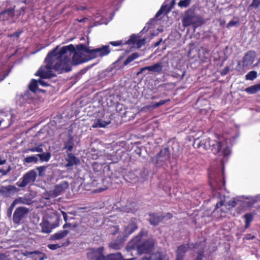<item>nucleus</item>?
<instances>
[{
	"label": "nucleus",
	"instance_id": "nucleus-1",
	"mask_svg": "<svg viewBox=\"0 0 260 260\" xmlns=\"http://www.w3.org/2000/svg\"><path fill=\"white\" fill-rule=\"evenodd\" d=\"M60 50L57 51V47L49 52L45 59L46 65L41 66L35 75L41 79H50L55 76L52 69L59 74L70 71L72 69L70 64V59L67 54L60 56Z\"/></svg>",
	"mask_w": 260,
	"mask_h": 260
},
{
	"label": "nucleus",
	"instance_id": "nucleus-2",
	"mask_svg": "<svg viewBox=\"0 0 260 260\" xmlns=\"http://www.w3.org/2000/svg\"><path fill=\"white\" fill-rule=\"evenodd\" d=\"M143 235V232L141 231L128 242V248L130 249L136 250L139 254L150 253L154 247V240L149 239L142 242Z\"/></svg>",
	"mask_w": 260,
	"mask_h": 260
},
{
	"label": "nucleus",
	"instance_id": "nucleus-3",
	"mask_svg": "<svg viewBox=\"0 0 260 260\" xmlns=\"http://www.w3.org/2000/svg\"><path fill=\"white\" fill-rule=\"evenodd\" d=\"M81 44L76 46L77 50L74 45L70 44L68 46L62 47L60 50V56L62 55L68 54L70 56L73 54L72 62L75 64H78L90 59H88V54L85 51L81 50L80 48Z\"/></svg>",
	"mask_w": 260,
	"mask_h": 260
},
{
	"label": "nucleus",
	"instance_id": "nucleus-4",
	"mask_svg": "<svg viewBox=\"0 0 260 260\" xmlns=\"http://www.w3.org/2000/svg\"><path fill=\"white\" fill-rule=\"evenodd\" d=\"M80 49L85 51L88 54V59H93L98 57H103L108 55L111 50L108 45H104L101 48H98L93 49H90L87 48L84 44H81L79 46Z\"/></svg>",
	"mask_w": 260,
	"mask_h": 260
},
{
	"label": "nucleus",
	"instance_id": "nucleus-5",
	"mask_svg": "<svg viewBox=\"0 0 260 260\" xmlns=\"http://www.w3.org/2000/svg\"><path fill=\"white\" fill-rule=\"evenodd\" d=\"M208 143L209 147H211V150L214 154L221 153L223 156H227L230 154L231 151L230 147L225 145L223 146V144L220 141H214L211 144V141L209 138L205 139V143L204 144V148L207 149L206 144Z\"/></svg>",
	"mask_w": 260,
	"mask_h": 260
},
{
	"label": "nucleus",
	"instance_id": "nucleus-6",
	"mask_svg": "<svg viewBox=\"0 0 260 260\" xmlns=\"http://www.w3.org/2000/svg\"><path fill=\"white\" fill-rule=\"evenodd\" d=\"M201 18L195 13L194 11L189 9L185 11L182 23L184 27L192 25L198 26L201 24Z\"/></svg>",
	"mask_w": 260,
	"mask_h": 260
},
{
	"label": "nucleus",
	"instance_id": "nucleus-7",
	"mask_svg": "<svg viewBox=\"0 0 260 260\" xmlns=\"http://www.w3.org/2000/svg\"><path fill=\"white\" fill-rule=\"evenodd\" d=\"M170 158V153L168 147L161 149L152 158V162L157 166L161 167L166 164Z\"/></svg>",
	"mask_w": 260,
	"mask_h": 260
},
{
	"label": "nucleus",
	"instance_id": "nucleus-8",
	"mask_svg": "<svg viewBox=\"0 0 260 260\" xmlns=\"http://www.w3.org/2000/svg\"><path fill=\"white\" fill-rule=\"evenodd\" d=\"M37 176L36 171L35 170H31L24 174L16 184L19 187H24L29 183L34 182Z\"/></svg>",
	"mask_w": 260,
	"mask_h": 260
},
{
	"label": "nucleus",
	"instance_id": "nucleus-9",
	"mask_svg": "<svg viewBox=\"0 0 260 260\" xmlns=\"http://www.w3.org/2000/svg\"><path fill=\"white\" fill-rule=\"evenodd\" d=\"M37 176L36 171L35 170H31L24 174L16 184L19 187H24L29 183L34 182Z\"/></svg>",
	"mask_w": 260,
	"mask_h": 260
},
{
	"label": "nucleus",
	"instance_id": "nucleus-10",
	"mask_svg": "<svg viewBox=\"0 0 260 260\" xmlns=\"http://www.w3.org/2000/svg\"><path fill=\"white\" fill-rule=\"evenodd\" d=\"M20 14L19 12L17 14V17H15L14 8H9L0 13V21H7L10 23H15Z\"/></svg>",
	"mask_w": 260,
	"mask_h": 260
},
{
	"label": "nucleus",
	"instance_id": "nucleus-11",
	"mask_svg": "<svg viewBox=\"0 0 260 260\" xmlns=\"http://www.w3.org/2000/svg\"><path fill=\"white\" fill-rule=\"evenodd\" d=\"M103 252V247L90 249L87 253V257L88 260H105Z\"/></svg>",
	"mask_w": 260,
	"mask_h": 260
},
{
	"label": "nucleus",
	"instance_id": "nucleus-12",
	"mask_svg": "<svg viewBox=\"0 0 260 260\" xmlns=\"http://www.w3.org/2000/svg\"><path fill=\"white\" fill-rule=\"evenodd\" d=\"M29 210L25 207H17L13 215V221L15 224H19L22 219L28 213Z\"/></svg>",
	"mask_w": 260,
	"mask_h": 260
},
{
	"label": "nucleus",
	"instance_id": "nucleus-13",
	"mask_svg": "<svg viewBox=\"0 0 260 260\" xmlns=\"http://www.w3.org/2000/svg\"><path fill=\"white\" fill-rule=\"evenodd\" d=\"M225 181L223 174L219 173L214 179H210V184L213 190H221L225 185Z\"/></svg>",
	"mask_w": 260,
	"mask_h": 260
},
{
	"label": "nucleus",
	"instance_id": "nucleus-14",
	"mask_svg": "<svg viewBox=\"0 0 260 260\" xmlns=\"http://www.w3.org/2000/svg\"><path fill=\"white\" fill-rule=\"evenodd\" d=\"M19 190V188L13 185H2L0 186V196L5 198H10Z\"/></svg>",
	"mask_w": 260,
	"mask_h": 260
},
{
	"label": "nucleus",
	"instance_id": "nucleus-15",
	"mask_svg": "<svg viewBox=\"0 0 260 260\" xmlns=\"http://www.w3.org/2000/svg\"><path fill=\"white\" fill-rule=\"evenodd\" d=\"M68 187V182L66 181H62L59 184L55 185L54 189L50 190L48 192V194L51 198L56 197L60 195Z\"/></svg>",
	"mask_w": 260,
	"mask_h": 260
},
{
	"label": "nucleus",
	"instance_id": "nucleus-16",
	"mask_svg": "<svg viewBox=\"0 0 260 260\" xmlns=\"http://www.w3.org/2000/svg\"><path fill=\"white\" fill-rule=\"evenodd\" d=\"M59 217L55 216V222L50 223L48 221H44L41 223V232L43 233L48 234L51 232L52 230L58 226Z\"/></svg>",
	"mask_w": 260,
	"mask_h": 260
},
{
	"label": "nucleus",
	"instance_id": "nucleus-17",
	"mask_svg": "<svg viewBox=\"0 0 260 260\" xmlns=\"http://www.w3.org/2000/svg\"><path fill=\"white\" fill-rule=\"evenodd\" d=\"M148 215L149 223L154 226L158 225L165 218V216L164 215H158V213L155 212H149Z\"/></svg>",
	"mask_w": 260,
	"mask_h": 260
},
{
	"label": "nucleus",
	"instance_id": "nucleus-18",
	"mask_svg": "<svg viewBox=\"0 0 260 260\" xmlns=\"http://www.w3.org/2000/svg\"><path fill=\"white\" fill-rule=\"evenodd\" d=\"M136 221V218L132 219L128 224L125 228L123 232L124 235L123 237L125 239L138 229V226Z\"/></svg>",
	"mask_w": 260,
	"mask_h": 260
},
{
	"label": "nucleus",
	"instance_id": "nucleus-19",
	"mask_svg": "<svg viewBox=\"0 0 260 260\" xmlns=\"http://www.w3.org/2000/svg\"><path fill=\"white\" fill-rule=\"evenodd\" d=\"M162 70V66L159 63H156L152 66H147L143 67L140 69V70L137 72V75H139L142 74L144 71L148 70L149 72L152 73H160Z\"/></svg>",
	"mask_w": 260,
	"mask_h": 260
},
{
	"label": "nucleus",
	"instance_id": "nucleus-20",
	"mask_svg": "<svg viewBox=\"0 0 260 260\" xmlns=\"http://www.w3.org/2000/svg\"><path fill=\"white\" fill-rule=\"evenodd\" d=\"M126 239L121 236H118L116 239L111 242L109 244V247L114 250H119L121 248Z\"/></svg>",
	"mask_w": 260,
	"mask_h": 260
},
{
	"label": "nucleus",
	"instance_id": "nucleus-21",
	"mask_svg": "<svg viewBox=\"0 0 260 260\" xmlns=\"http://www.w3.org/2000/svg\"><path fill=\"white\" fill-rule=\"evenodd\" d=\"M255 57V52L253 51H249L244 56L242 60L243 66H248L251 64Z\"/></svg>",
	"mask_w": 260,
	"mask_h": 260
},
{
	"label": "nucleus",
	"instance_id": "nucleus-22",
	"mask_svg": "<svg viewBox=\"0 0 260 260\" xmlns=\"http://www.w3.org/2000/svg\"><path fill=\"white\" fill-rule=\"evenodd\" d=\"M70 231L68 230H62L51 235L49 239L51 241L59 240L63 239L69 234Z\"/></svg>",
	"mask_w": 260,
	"mask_h": 260
},
{
	"label": "nucleus",
	"instance_id": "nucleus-23",
	"mask_svg": "<svg viewBox=\"0 0 260 260\" xmlns=\"http://www.w3.org/2000/svg\"><path fill=\"white\" fill-rule=\"evenodd\" d=\"M67 164L66 167H72L79 163V159L76 157L73 154L68 153L67 158H66Z\"/></svg>",
	"mask_w": 260,
	"mask_h": 260
},
{
	"label": "nucleus",
	"instance_id": "nucleus-24",
	"mask_svg": "<svg viewBox=\"0 0 260 260\" xmlns=\"http://www.w3.org/2000/svg\"><path fill=\"white\" fill-rule=\"evenodd\" d=\"M139 56L138 53H133L131 55L128 56L126 59L124 61L123 64L117 67V69L121 70L124 68V67L129 64L130 62L136 59Z\"/></svg>",
	"mask_w": 260,
	"mask_h": 260
},
{
	"label": "nucleus",
	"instance_id": "nucleus-25",
	"mask_svg": "<svg viewBox=\"0 0 260 260\" xmlns=\"http://www.w3.org/2000/svg\"><path fill=\"white\" fill-rule=\"evenodd\" d=\"M134 258L123 259L121 253L117 252L115 253L110 254L105 257V260H134Z\"/></svg>",
	"mask_w": 260,
	"mask_h": 260
},
{
	"label": "nucleus",
	"instance_id": "nucleus-26",
	"mask_svg": "<svg viewBox=\"0 0 260 260\" xmlns=\"http://www.w3.org/2000/svg\"><path fill=\"white\" fill-rule=\"evenodd\" d=\"M70 244V240L66 239L64 242L56 244H50L47 245V247L49 249L54 250L62 247L68 246Z\"/></svg>",
	"mask_w": 260,
	"mask_h": 260
},
{
	"label": "nucleus",
	"instance_id": "nucleus-27",
	"mask_svg": "<svg viewBox=\"0 0 260 260\" xmlns=\"http://www.w3.org/2000/svg\"><path fill=\"white\" fill-rule=\"evenodd\" d=\"M74 145L73 138L72 136H70L68 140L64 142V147L63 149H67V153L71 152L73 150Z\"/></svg>",
	"mask_w": 260,
	"mask_h": 260
},
{
	"label": "nucleus",
	"instance_id": "nucleus-28",
	"mask_svg": "<svg viewBox=\"0 0 260 260\" xmlns=\"http://www.w3.org/2000/svg\"><path fill=\"white\" fill-rule=\"evenodd\" d=\"M244 91L250 94H255L260 91V83L249 86L246 88Z\"/></svg>",
	"mask_w": 260,
	"mask_h": 260
},
{
	"label": "nucleus",
	"instance_id": "nucleus-29",
	"mask_svg": "<svg viewBox=\"0 0 260 260\" xmlns=\"http://www.w3.org/2000/svg\"><path fill=\"white\" fill-rule=\"evenodd\" d=\"M245 220V229H247L250 228L251 222L253 220V215L252 213H246L243 216Z\"/></svg>",
	"mask_w": 260,
	"mask_h": 260
},
{
	"label": "nucleus",
	"instance_id": "nucleus-30",
	"mask_svg": "<svg viewBox=\"0 0 260 260\" xmlns=\"http://www.w3.org/2000/svg\"><path fill=\"white\" fill-rule=\"evenodd\" d=\"M37 156L40 158L41 162H48L51 157L50 152H43L42 153L37 154Z\"/></svg>",
	"mask_w": 260,
	"mask_h": 260
},
{
	"label": "nucleus",
	"instance_id": "nucleus-31",
	"mask_svg": "<svg viewBox=\"0 0 260 260\" xmlns=\"http://www.w3.org/2000/svg\"><path fill=\"white\" fill-rule=\"evenodd\" d=\"M109 123V122H107L101 119H98L95 121H94L92 127L93 128L105 127Z\"/></svg>",
	"mask_w": 260,
	"mask_h": 260
},
{
	"label": "nucleus",
	"instance_id": "nucleus-32",
	"mask_svg": "<svg viewBox=\"0 0 260 260\" xmlns=\"http://www.w3.org/2000/svg\"><path fill=\"white\" fill-rule=\"evenodd\" d=\"M148 260H163L162 254L160 252L152 253L149 257Z\"/></svg>",
	"mask_w": 260,
	"mask_h": 260
},
{
	"label": "nucleus",
	"instance_id": "nucleus-33",
	"mask_svg": "<svg viewBox=\"0 0 260 260\" xmlns=\"http://www.w3.org/2000/svg\"><path fill=\"white\" fill-rule=\"evenodd\" d=\"M257 76V73L255 71H251L248 73L245 76V79L247 80H253L256 78Z\"/></svg>",
	"mask_w": 260,
	"mask_h": 260
},
{
	"label": "nucleus",
	"instance_id": "nucleus-34",
	"mask_svg": "<svg viewBox=\"0 0 260 260\" xmlns=\"http://www.w3.org/2000/svg\"><path fill=\"white\" fill-rule=\"evenodd\" d=\"M29 89L32 92H36V91L38 89V82L36 80H31L29 85Z\"/></svg>",
	"mask_w": 260,
	"mask_h": 260
},
{
	"label": "nucleus",
	"instance_id": "nucleus-35",
	"mask_svg": "<svg viewBox=\"0 0 260 260\" xmlns=\"http://www.w3.org/2000/svg\"><path fill=\"white\" fill-rule=\"evenodd\" d=\"M188 248V244H182L179 246H178L176 252L182 253L183 254L185 255V253L187 251Z\"/></svg>",
	"mask_w": 260,
	"mask_h": 260
},
{
	"label": "nucleus",
	"instance_id": "nucleus-36",
	"mask_svg": "<svg viewBox=\"0 0 260 260\" xmlns=\"http://www.w3.org/2000/svg\"><path fill=\"white\" fill-rule=\"evenodd\" d=\"M137 39V37L135 34H133L128 40L124 42V45H135L136 44Z\"/></svg>",
	"mask_w": 260,
	"mask_h": 260
},
{
	"label": "nucleus",
	"instance_id": "nucleus-37",
	"mask_svg": "<svg viewBox=\"0 0 260 260\" xmlns=\"http://www.w3.org/2000/svg\"><path fill=\"white\" fill-rule=\"evenodd\" d=\"M38 161V159L37 156L32 155V156H29L26 157L24 158L23 160L24 163H31V162H35L37 163Z\"/></svg>",
	"mask_w": 260,
	"mask_h": 260
},
{
	"label": "nucleus",
	"instance_id": "nucleus-38",
	"mask_svg": "<svg viewBox=\"0 0 260 260\" xmlns=\"http://www.w3.org/2000/svg\"><path fill=\"white\" fill-rule=\"evenodd\" d=\"M259 6L260 0H252V2L250 5V7L253 8L254 9H258Z\"/></svg>",
	"mask_w": 260,
	"mask_h": 260
},
{
	"label": "nucleus",
	"instance_id": "nucleus-39",
	"mask_svg": "<svg viewBox=\"0 0 260 260\" xmlns=\"http://www.w3.org/2000/svg\"><path fill=\"white\" fill-rule=\"evenodd\" d=\"M109 44L113 46H118L120 45H124V42L122 40L117 41H111Z\"/></svg>",
	"mask_w": 260,
	"mask_h": 260
},
{
	"label": "nucleus",
	"instance_id": "nucleus-40",
	"mask_svg": "<svg viewBox=\"0 0 260 260\" xmlns=\"http://www.w3.org/2000/svg\"><path fill=\"white\" fill-rule=\"evenodd\" d=\"M119 232V228L118 226H113L111 228L110 233L112 235H115Z\"/></svg>",
	"mask_w": 260,
	"mask_h": 260
},
{
	"label": "nucleus",
	"instance_id": "nucleus-41",
	"mask_svg": "<svg viewBox=\"0 0 260 260\" xmlns=\"http://www.w3.org/2000/svg\"><path fill=\"white\" fill-rule=\"evenodd\" d=\"M36 169L39 172V175L40 176H42L44 175V173L46 169V167L42 166L38 167Z\"/></svg>",
	"mask_w": 260,
	"mask_h": 260
},
{
	"label": "nucleus",
	"instance_id": "nucleus-42",
	"mask_svg": "<svg viewBox=\"0 0 260 260\" xmlns=\"http://www.w3.org/2000/svg\"><path fill=\"white\" fill-rule=\"evenodd\" d=\"M23 32V30L22 29L18 30L17 31H15V32L9 35V37L11 38H19L20 35Z\"/></svg>",
	"mask_w": 260,
	"mask_h": 260
},
{
	"label": "nucleus",
	"instance_id": "nucleus-43",
	"mask_svg": "<svg viewBox=\"0 0 260 260\" xmlns=\"http://www.w3.org/2000/svg\"><path fill=\"white\" fill-rule=\"evenodd\" d=\"M22 201L23 204L27 205H30L33 203V201L31 199L25 197H22Z\"/></svg>",
	"mask_w": 260,
	"mask_h": 260
},
{
	"label": "nucleus",
	"instance_id": "nucleus-44",
	"mask_svg": "<svg viewBox=\"0 0 260 260\" xmlns=\"http://www.w3.org/2000/svg\"><path fill=\"white\" fill-rule=\"evenodd\" d=\"M22 197H18L16 199H15L13 202H12V204L13 205V206H14V207H15V206L17 204H23V202H22Z\"/></svg>",
	"mask_w": 260,
	"mask_h": 260
},
{
	"label": "nucleus",
	"instance_id": "nucleus-45",
	"mask_svg": "<svg viewBox=\"0 0 260 260\" xmlns=\"http://www.w3.org/2000/svg\"><path fill=\"white\" fill-rule=\"evenodd\" d=\"M166 8V6H162L161 7V8H160V9L157 11V12L155 14V18H158V17L163 13V12L165 10Z\"/></svg>",
	"mask_w": 260,
	"mask_h": 260
},
{
	"label": "nucleus",
	"instance_id": "nucleus-46",
	"mask_svg": "<svg viewBox=\"0 0 260 260\" xmlns=\"http://www.w3.org/2000/svg\"><path fill=\"white\" fill-rule=\"evenodd\" d=\"M237 200L234 198L228 202V205L231 208H234L237 205Z\"/></svg>",
	"mask_w": 260,
	"mask_h": 260
},
{
	"label": "nucleus",
	"instance_id": "nucleus-47",
	"mask_svg": "<svg viewBox=\"0 0 260 260\" xmlns=\"http://www.w3.org/2000/svg\"><path fill=\"white\" fill-rule=\"evenodd\" d=\"M178 5L181 7H187L189 4L186 0H181L179 2Z\"/></svg>",
	"mask_w": 260,
	"mask_h": 260
},
{
	"label": "nucleus",
	"instance_id": "nucleus-48",
	"mask_svg": "<svg viewBox=\"0 0 260 260\" xmlns=\"http://www.w3.org/2000/svg\"><path fill=\"white\" fill-rule=\"evenodd\" d=\"M14 206H13V205L11 204L10 207H9L7 212V215L8 217L10 218L12 216L13 210L14 208Z\"/></svg>",
	"mask_w": 260,
	"mask_h": 260
},
{
	"label": "nucleus",
	"instance_id": "nucleus-49",
	"mask_svg": "<svg viewBox=\"0 0 260 260\" xmlns=\"http://www.w3.org/2000/svg\"><path fill=\"white\" fill-rule=\"evenodd\" d=\"M145 43V40L144 39H137L136 44L138 48H140L143 45H144Z\"/></svg>",
	"mask_w": 260,
	"mask_h": 260
},
{
	"label": "nucleus",
	"instance_id": "nucleus-50",
	"mask_svg": "<svg viewBox=\"0 0 260 260\" xmlns=\"http://www.w3.org/2000/svg\"><path fill=\"white\" fill-rule=\"evenodd\" d=\"M184 254L178 253L176 251V258L175 260H184Z\"/></svg>",
	"mask_w": 260,
	"mask_h": 260
},
{
	"label": "nucleus",
	"instance_id": "nucleus-51",
	"mask_svg": "<svg viewBox=\"0 0 260 260\" xmlns=\"http://www.w3.org/2000/svg\"><path fill=\"white\" fill-rule=\"evenodd\" d=\"M30 254H36V255H43V256H42L39 258V260H43L44 259V257H45V255L42 252H39L38 251H35L30 252Z\"/></svg>",
	"mask_w": 260,
	"mask_h": 260
},
{
	"label": "nucleus",
	"instance_id": "nucleus-52",
	"mask_svg": "<svg viewBox=\"0 0 260 260\" xmlns=\"http://www.w3.org/2000/svg\"><path fill=\"white\" fill-rule=\"evenodd\" d=\"M238 23V22L237 21H233V20H231L230 21L228 24H227V25H226V27L228 28L229 27H232V26H233L234 25H235L236 24H237Z\"/></svg>",
	"mask_w": 260,
	"mask_h": 260
},
{
	"label": "nucleus",
	"instance_id": "nucleus-53",
	"mask_svg": "<svg viewBox=\"0 0 260 260\" xmlns=\"http://www.w3.org/2000/svg\"><path fill=\"white\" fill-rule=\"evenodd\" d=\"M159 106H160V105L159 102H155L152 105L148 106V108H152L153 109H155Z\"/></svg>",
	"mask_w": 260,
	"mask_h": 260
},
{
	"label": "nucleus",
	"instance_id": "nucleus-54",
	"mask_svg": "<svg viewBox=\"0 0 260 260\" xmlns=\"http://www.w3.org/2000/svg\"><path fill=\"white\" fill-rule=\"evenodd\" d=\"M38 83L41 85H42L43 86H49V84H48L45 81H44V80H43L42 79H39V81H38Z\"/></svg>",
	"mask_w": 260,
	"mask_h": 260
},
{
	"label": "nucleus",
	"instance_id": "nucleus-55",
	"mask_svg": "<svg viewBox=\"0 0 260 260\" xmlns=\"http://www.w3.org/2000/svg\"><path fill=\"white\" fill-rule=\"evenodd\" d=\"M36 152V147H32L30 148H27L24 150L23 152L24 153H27L28 152Z\"/></svg>",
	"mask_w": 260,
	"mask_h": 260
},
{
	"label": "nucleus",
	"instance_id": "nucleus-56",
	"mask_svg": "<svg viewBox=\"0 0 260 260\" xmlns=\"http://www.w3.org/2000/svg\"><path fill=\"white\" fill-rule=\"evenodd\" d=\"M11 169V168L9 166L8 169L7 170H3V169H1L2 170L1 173H2L3 175H7L10 172Z\"/></svg>",
	"mask_w": 260,
	"mask_h": 260
},
{
	"label": "nucleus",
	"instance_id": "nucleus-57",
	"mask_svg": "<svg viewBox=\"0 0 260 260\" xmlns=\"http://www.w3.org/2000/svg\"><path fill=\"white\" fill-rule=\"evenodd\" d=\"M197 257L202 258L204 257V250L202 249L197 252Z\"/></svg>",
	"mask_w": 260,
	"mask_h": 260
},
{
	"label": "nucleus",
	"instance_id": "nucleus-58",
	"mask_svg": "<svg viewBox=\"0 0 260 260\" xmlns=\"http://www.w3.org/2000/svg\"><path fill=\"white\" fill-rule=\"evenodd\" d=\"M245 238L247 240H253L255 238V236L252 235V234H248L246 235Z\"/></svg>",
	"mask_w": 260,
	"mask_h": 260
},
{
	"label": "nucleus",
	"instance_id": "nucleus-59",
	"mask_svg": "<svg viewBox=\"0 0 260 260\" xmlns=\"http://www.w3.org/2000/svg\"><path fill=\"white\" fill-rule=\"evenodd\" d=\"M72 227V224L70 223L66 222L62 226L63 229L64 230H67V228H70L71 229Z\"/></svg>",
	"mask_w": 260,
	"mask_h": 260
},
{
	"label": "nucleus",
	"instance_id": "nucleus-60",
	"mask_svg": "<svg viewBox=\"0 0 260 260\" xmlns=\"http://www.w3.org/2000/svg\"><path fill=\"white\" fill-rule=\"evenodd\" d=\"M123 56H120L118 59L114 62L113 64L115 66V67H117V66L118 65L119 62L123 59Z\"/></svg>",
	"mask_w": 260,
	"mask_h": 260
},
{
	"label": "nucleus",
	"instance_id": "nucleus-61",
	"mask_svg": "<svg viewBox=\"0 0 260 260\" xmlns=\"http://www.w3.org/2000/svg\"><path fill=\"white\" fill-rule=\"evenodd\" d=\"M223 204V202L222 201H220L217 202L216 204V209L220 208L221 206H222Z\"/></svg>",
	"mask_w": 260,
	"mask_h": 260
},
{
	"label": "nucleus",
	"instance_id": "nucleus-62",
	"mask_svg": "<svg viewBox=\"0 0 260 260\" xmlns=\"http://www.w3.org/2000/svg\"><path fill=\"white\" fill-rule=\"evenodd\" d=\"M0 260H7V256L3 253H0Z\"/></svg>",
	"mask_w": 260,
	"mask_h": 260
},
{
	"label": "nucleus",
	"instance_id": "nucleus-63",
	"mask_svg": "<svg viewBox=\"0 0 260 260\" xmlns=\"http://www.w3.org/2000/svg\"><path fill=\"white\" fill-rule=\"evenodd\" d=\"M229 69L228 68V67H225L224 70H223V71L221 72V75H226L228 72H229Z\"/></svg>",
	"mask_w": 260,
	"mask_h": 260
},
{
	"label": "nucleus",
	"instance_id": "nucleus-64",
	"mask_svg": "<svg viewBox=\"0 0 260 260\" xmlns=\"http://www.w3.org/2000/svg\"><path fill=\"white\" fill-rule=\"evenodd\" d=\"M165 218H167L168 219H171L173 217V214L171 213H167L165 215Z\"/></svg>",
	"mask_w": 260,
	"mask_h": 260
}]
</instances>
